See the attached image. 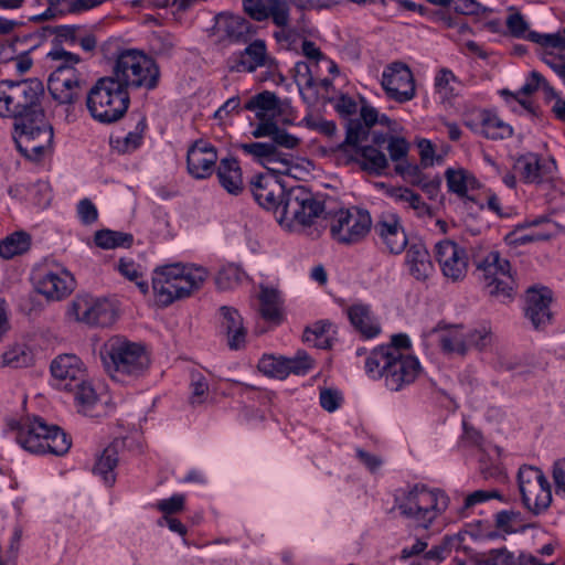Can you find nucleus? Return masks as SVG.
Wrapping results in <instances>:
<instances>
[{
  "label": "nucleus",
  "instance_id": "0eeeda50",
  "mask_svg": "<svg viewBox=\"0 0 565 565\" xmlns=\"http://www.w3.org/2000/svg\"><path fill=\"white\" fill-rule=\"evenodd\" d=\"M449 499L439 491L425 486H415L396 497L399 513L417 526L428 529L447 509Z\"/></svg>",
  "mask_w": 565,
  "mask_h": 565
},
{
  "label": "nucleus",
  "instance_id": "cd10ccee",
  "mask_svg": "<svg viewBox=\"0 0 565 565\" xmlns=\"http://www.w3.org/2000/svg\"><path fill=\"white\" fill-rule=\"evenodd\" d=\"M351 324L365 338H373L381 331L380 323L369 305L354 303L348 308Z\"/></svg>",
  "mask_w": 565,
  "mask_h": 565
},
{
  "label": "nucleus",
  "instance_id": "f257e3e1",
  "mask_svg": "<svg viewBox=\"0 0 565 565\" xmlns=\"http://www.w3.org/2000/svg\"><path fill=\"white\" fill-rule=\"evenodd\" d=\"M323 212V202L311 191L299 185L287 191L277 220L288 231L302 233L315 239L326 228Z\"/></svg>",
  "mask_w": 565,
  "mask_h": 565
},
{
  "label": "nucleus",
  "instance_id": "ea45409f",
  "mask_svg": "<svg viewBox=\"0 0 565 565\" xmlns=\"http://www.w3.org/2000/svg\"><path fill=\"white\" fill-rule=\"evenodd\" d=\"M447 185L450 192L456 193L460 198L466 199V204L473 202L471 198L467 195L468 189L475 185L476 180L467 174L465 170H452L446 171Z\"/></svg>",
  "mask_w": 565,
  "mask_h": 565
},
{
  "label": "nucleus",
  "instance_id": "4be33fe9",
  "mask_svg": "<svg viewBox=\"0 0 565 565\" xmlns=\"http://www.w3.org/2000/svg\"><path fill=\"white\" fill-rule=\"evenodd\" d=\"M74 278L67 270L45 271L35 280V289L49 300H61L74 289Z\"/></svg>",
  "mask_w": 565,
  "mask_h": 565
},
{
  "label": "nucleus",
  "instance_id": "a878e982",
  "mask_svg": "<svg viewBox=\"0 0 565 565\" xmlns=\"http://www.w3.org/2000/svg\"><path fill=\"white\" fill-rule=\"evenodd\" d=\"M405 264L409 274L418 281H426L434 271L430 255L422 243L409 245L406 252Z\"/></svg>",
  "mask_w": 565,
  "mask_h": 565
},
{
  "label": "nucleus",
  "instance_id": "338daca9",
  "mask_svg": "<svg viewBox=\"0 0 565 565\" xmlns=\"http://www.w3.org/2000/svg\"><path fill=\"white\" fill-rule=\"evenodd\" d=\"M412 182L419 185L430 200L437 198L441 184V180L439 178L426 180L422 174L412 180Z\"/></svg>",
  "mask_w": 565,
  "mask_h": 565
},
{
  "label": "nucleus",
  "instance_id": "393cba45",
  "mask_svg": "<svg viewBox=\"0 0 565 565\" xmlns=\"http://www.w3.org/2000/svg\"><path fill=\"white\" fill-rule=\"evenodd\" d=\"M216 25L222 36L232 43H248L256 32L255 26L239 15L221 14Z\"/></svg>",
  "mask_w": 565,
  "mask_h": 565
},
{
  "label": "nucleus",
  "instance_id": "6ab92c4d",
  "mask_svg": "<svg viewBox=\"0 0 565 565\" xmlns=\"http://www.w3.org/2000/svg\"><path fill=\"white\" fill-rule=\"evenodd\" d=\"M374 232L391 254H401L407 246V235L396 213L382 212L374 224Z\"/></svg>",
  "mask_w": 565,
  "mask_h": 565
},
{
  "label": "nucleus",
  "instance_id": "a211bd4d",
  "mask_svg": "<svg viewBox=\"0 0 565 565\" xmlns=\"http://www.w3.org/2000/svg\"><path fill=\"white\" fill-rule=\"evenodd\" d=\"M50 369L57 386L65 391H73L74 386L87 377L84 363L75 354H60L52 361Z\"/></svg>",
  "mask_w": 565,
  "mask_h": 565
},
{
  "label": "nucleus",
  "instance_id": "72a5a7b5",
  "mask_svg": "<svg viewBox=\"0 0 565 565\" xmlns=\"http://www.w3.org/2000/svg\"><path fill=\"white\" fill-rule=\"evenodd\" d=\"M279 106L277 96L268 90L253 96L245 105V108L255 111L259 122L273 121V117Z\"/></svg>",
  "mask_w": 565,
  "mask_h": 565
},
{
  "label": "nucleus",
  "instance_id": "1a4fd4ad",
  "mask_svg": "<svg viewBox=\"0 0 565 565\" xmlns=\"http://www.w3.org/2000/svg\"><path fill=\"white\" fill-rule=\"evenodd\" d=\"M129 103V93L108 76L98 78L86 96L90 116L102 124H113L122 118Z\"/></svg>",
  "mask_w": 565,
  "mask_h": 565
},
{
  "label": "nucleus",
  "instance_id": "423d86ee",
  "mask_svg": "<svg viewBox=\"0 0 565 565\" xmlns=\"http://www.w3.org/2000/svg\"><path fill=\"white\" fill-rule=\"evenodd\" d=\"M9 425L12 430H17V441L21 447L32 454L51 452L61 456L71 447V440L58 426H49L41 418L13 422Z\"/></svg>",
  "mask_w": 565,
  "mask_h": 565
},
{
  "label": "nucleus",
  "instance_id": "2eb2a0df",
  "mask_svg": "<svg viewBox=\"0 0 565 565\" xmlns=\"http://www.w3.org/2000/svg\"><path fill=\"white\" fill-rule=\"evenodd\" d=\"M237 148L250 156L266 170L274 174L290 175L294 168L292 157L276 148L275 143L249 142L238 143Z\"/></svg>",
  "mask_w": 565,
  "mask_h": 565
},
{
  "label": "nucleus",
  "instance_id": "a18cd8bd",
  "mask_svg": "<svg viewBox=\"0 0 565 565\" xmlns=\"http://www.w3.org/2000/svg\"><path fill=\"white\" fill-rule=\"evenodd\" d=\"M370 127L361 121V119H350L347 125V136L341 143L340 148L343 149L347 146L358 147L362 141H365L370 135Z\"/></svg>",
  "mask_w": 565,
  "mask_h": 565
},
{
  "label": "nucleus",
  "instance_id": "4468645a",
  "mask_svg": "<svg viewBox=\"0 0 565 565\" xmlns=\"http://www.w3.org/2000/svg\"><path fill=\"white\" fill-rule=\"evenodd\" d=\"M71 312L77 321L95 327H109L117 319V309L113 302L89 295L76 296Z\"/></svg>",
  "mask_w": 565,
  "mask_h": 565
},
{
  "label": "nucleus",
  "instance_id": "864d4df0",
  "mask_svg": "<svg viewBox=\"0 0 565 565\" xmlns=\"http://www.w3.org/2000/svg\"><path fill=\"white\" fill-rule=\"evenodd\" d=\"M286 361V367H287V374L290 373L294 374H305L307 373L313 364L312 359L303 351H299L297 355L292 359H285Z\"/></svg>",
  "mask_w": 565,
  "mask_h": 565
},
{
  "label": "nucleus",
  "instance_id": "3c124183",
  "mask_svg": "<svg viewBox=\"0 0 565 565\" xmlns=\"http://www.w3.org/2000/svg\"><path fill=\"white\" fill-rule=\"evenodd\" d=\"M456 82V77L451 71L443 68L438 72L435 77V86L437 93L443 99H447L454 95L452 83Z\"/></svg>",
  "mask_w": 565,
  "mask_h": 565
},
{
  "label": "nucleus",
  "instance_id": "a19ab883",
  "mask_svg": "<svg viewBox=\"0 0 565 565\" xmlns=\"http://www.w3.org/2000/svg\"><path fill=\"white\" fill-rule=\"evenodd\" d=\"M134 236L129 233L116 232L111 230H100L95 233V243L104 249H113L118 247H130Z\"/></svg>",
  "mask_w": 565,
  "mask_h": 565
},
{
  "label": "nucleus",
  "instance_id": "2f4dec72",
  "mask_svg": "<svg viewBox=\"0 0 565 565\" xmlns=\"http://www.w3.org/2000/svg\"><path fill=\"white\" fill-rule=\"evenodd\" d=\"M84 83V79H49V92L60 104L72 105L78 100Z\"/></svg>",
  "mask_w": 565,
  "mask_h": 565
},
{
  "label": "nucleus",
  "instance_id": "7ed1b4c3",
  "mask_svg": "<svg viewBox=\"0 0 565 565\" xmlns=\"http://www.w3.org/2000/svg\"><path fill=\"white\" fill-rule=\"evenodd\" d=\"M43 84L36 78L0 81V117L21 121L42 111Z\"/></svg>",
  "mask_w": 565,
  "mask_h": 565
},
{
  "label": "nucleus",
  "instance_id": "0e129e2a",
  "mask_svg": "<svg viewBox=\"0 0 565 565\" xmlns=\"http://www.w3.org/2000/svg\"><path fill=\"white\" fill-rule=\"evenodd\" d=\"M77 213L84 224H92L97 220L98 213L96 206L88 199H83L77 205Z\"/></svg>",
  "mask_w": 565,
  "mask_h": 565
},
{
  "label": "nucleus",
  "instance_id": "f704fd0d",
  "mask_svg": "<svg viewBox=\"0 0 565 565\" xmlns=\"http://www.w3.org/2000/svg\"><path fill=\"white\" fill-rule=\"evenodd\" d=\"M513 169L527 183L540 182L543 177V167L540 158L535 153H525L520 156L513 166Z\"/></svg>",
  "mask_w": 565,
  "mask_h": 565
},
{
  "label": "nucleus",
  "instance_id": "9b49d317",
  "mask_svg": "<svg viewBox=\"0 0 565 565\" xmlns=\"http://www.w3.org/2000/svg\"><path fill=\"white\" fill-rule=\"evenodd\" d=\"M476 268L490 297L502 302L512 299L515 281L508 259L501 258L498 252H490L482 259L476 260Z\"/></svg>",
  "mask_w": 565,
  "mask_h": 565
},
{
  "label": "nucleus",
  "instance_id": "dca6fc26",
  "mask_svg": "<svg viewBox=\"0 0 565 565\" xmlns=\"http://www.w3.org/2000/svg\"><path fill=\"white\" fill-rule=\"evenodd\" d=\"M435 257L443 275L450 281L462 280L468 271V256L463 247L450 239L436 244Z\"/></svg>",
  "mask_w": 565,
  "mask_h": 565
},
{
  "label": "nucleus",
  "instance_id": "5701e85b",
  "mask_svg": "<svg viewBox=\"0 0 565 565\" xmlns=\"http://www.w3.org/2000/svg\"><path fill=\"white\" fill-rule=\"evenodd\" d=\"M270 63L271 58L267 53L265 41L257 39L252 42L249 41L244 51L233 60V63L230 65V70L238 73H253L258 67L269 66Z\"/></svg>",
  "mask_w": 565,
  "mask_h": 565
},
{
  "label": "nucleus",
  "instance_id": "c756f323",
  "mask_svg": "<svg viewBox=\"0 0 565 565\" xmlns=\"http://www.w3.org/2000/svg\"><path fill=\"white\" fill-rule=\"evenodd\" d=\"M121 448V440L117 439L110 443L98 456L93 468V472L100 476L107 486H113L116 481V475L114 470L118 465V455Z\"/></svg>",
  "mask_w": 565,
  "mask_h": 565
},
{
  "label": "nucleus",
  "instance_id": "09e8293b",
  "mask_svg": "<svg viewBox=\"0 0 565 565\" xmlns=\"http://www.w3.org/2000/svg\"><path fill=\"white\" fill-rule=\"evenodd\" d=\"M147 129V120L145 116H140L136 127L122 139L121 151H131L138 148L141 143V139L145 130Z\"/></svg>",
  "mask_w": 565,
  "mask_h": 565
},
{
  "label": "nucleus",
  "instance_id": "6e6552de",
  "mask_svg": "<svg viewBox=\"0 0 565 565\" xmlns=\"http://www.w3.org/2000/svg\"><path fill=\"white\" fill-rule=\"evenodd\" d=\"M106 371L113 376H141L150 365L145 348L120 337L110 338L100 349Z\"/></svg>",
  "mask_w": 565,
  "mask_h": 565
},
{
  "label": "nucleus",
  "instance_id": "9d476101",
  "mask_svg": "<svg viewBox=\"0 0 565 565\" xmlns=\"http://www.w3.org/2000/svg\"><path fill=\"white\" fill-rule=\"evenodd\" d=\"M13 140L18 150L28 160L38 162L53 148V128L45 119L44 111L14 122Z\"/></svg>",
  "mask_w": 565,
  "mask_h": 565
},
{
  "label": "nucleus",
  "instance_id": "6e6d98bb",
  "mask_svg": "<svg viewBox=\"0 0 565 565\" xmlns=\"http://www.w3.org/2000/svg\"><path fill=\"white\" fill-rule=\"evenodd\" d=\"M477 565H514L513 554L504 547L492 550L488 557L479 561Z\"/></svg>",
  "mask_w": 565,
  "mask_h": 565
},
{
  "label": "nucleus",
  "instance_id": "473e14b6",
  "mask_svg": "<svg viewBox=\"0 0 565 565\" xmlns=\"http://www.w3.org/2000/svg\"><path fill=\"white\" fill-rule=\"evenodd\" d=\"M388 194L396 202L405 203L406 207L413 210L419 218H431L434 216L431 207L422 200L418 193L408 188H392Z\"/></svg>",
  "mask_w": 565,
  "mask_h": 565
},
{
  "label": "nucleus",
  "instance_id": "c9c22d12",
  "mask_svg": "<svg viewBox=\"0 0 565 565\" xmlns=\"http://www.w3.org/2000/svg\"><path fill=\"white\" fill-rule=\"evenodd\" d=\"M260 315L265 320L275 323L281 320L280 297L277 290L271 288H262L259 295Z\"/></svg>",
  "mask_w": 565,
  "mask_h": 565
},
{
  "label": "nucleus",
  "instance_id": "f3484780",
  "mask_svg": "<svg viewBox=\"0 0 565 565\" xmlns=\"http://www.w3.org/2000/svg\"><path fill=\"white\" fill-rule=\"evenodd\" d=\"M382 86L390 98L399 103L411 100L415 95L413 74L403 63H393L385 68Z\"/></svg>",
  "mask_w": 565,
  "mask_h": 565
},
{
  "label": "nucleus",
  "instance_id": "e433bc0d",
  "mask_svg": "<svg viewBox=\"0 0 565 565\" xmlns=\"http://www.w3.org/2000/svg\"><path fill=\"white\" fill-rule=\"evenodd\" d=\"M31 236L25 232H15L0 243V256L10 259L29 250Z\"/></svg>",
  "mask_w": 565,
  "mask_h": 565
},
{
  "label": "nucleus",
  "instance_id": "052dcab7",
  "mask_svg": "<svg viewBox=\"0 0 565 565\" xmlns=\"http://www.w3.org/2000/svg\"><path fill=\"white\" fill-rule=\"evenodd\" d=\"M2 360L4 365L22 367L28 365L30 356L21 348H14L3 353Z\"/></svg>",
  "mask_w": 565,
  "mask_h": 565
},
{
  "label": "nucleus",
  "instance_id": "ddd939ff",
  "mask_svg": "<svg viewBox=\"0 0 565 565\" xmlns=\"http://www.w3.org/2000/svg\"><path fill=\"white\" fill-rule=\"evenodd\" d=\"M518 480L523 504L529 511L540 514L550 507L551 486L541 469L524 466L519 470Z\"/></svg>",
  "mask_w": 565,
  "mask_h": 565
},
{
  "label": "nucleus",
  "instance_id": "de8ad7c7",
  "mask_svg": "<svg viewBox=\"0 0 565 565\" xmlns=\"http://www.w3.org/2000/svg\"><path fill=\"white\" fill-rule=\"evenodd\" d=\"M331 324L326 321H318L303 332V339L307 342H313L315 347L326 349L329 347V340L324 337Z\"/></svg>",
  "mask_w": 565,
  "mask_h": 565
},
{
  "label": "nucleus",
  "instance_id": "603ef678",
  "mask_svg": "<svg viewBox=\"0 0 565 565\" xmlns=\"http://www.w3.org/2000/svg\"><path fill=\"white\" fill-rule=\"evenodd\" d=\"M192 393L190 396L191 405H200L205 401L209 392V384L201 373H193L191 380Z\"/></svg>",
  "mask_w": 565,
  "mask_h": 565
},
{
  "label": "nucleus",
  "instance_id": "774afa93",
  "mask_svg": "<svg viewBox=\"0 0 565 565\" xmlns=\"http://www.w3.org/2000/svg\"><path fill=\"white\" fill-rule=\"evenodd\" d=\"M411 348V341L408 337L404 333L394 334L391 339V343L387 345H382L379 349H393L387 350L390 353L394 355H406L402 352V350H407Z\"/></svg>",
  "mask_w": 565,
  "mask_h": 565
},
{
  "label": "nucleus",
  "instance_id": "13d9d810",
  "mask_svg": "<svg viewBox=\"0 0 565 565\" xmlns=\"http://www.w3.org/2000/svg\"><path fill=\"white\" fill-rule=\"evenodd\" d=\"M156 508L164 513V516L180 512L184 509V495L174 494L169 499L160 500L157 502Z\"/></svg>",
  "mask_w": 565,
  "mask_h": 565
},
{
  "label": "nucleus",
  "instance_id": "b1692460",
  "mask_svg": "<svg viewBox=\"0 0 565 565\" xmlns=\"http://www.w3.org/2000/svg\"><path fill=\"white\" fill-rule=\"evenodd\" d=\"M551 291L547 288H530L526 295L525 316L535 329L544 328L551 322Z\"/></svg>",
  "mask_w": 565,
  "mask_h": 565
},
{
  "label": "nucleus",
  "instance_id": "bb28decb",
  "mask_svg": "<svg viewBox=\"0 0 565 565\" xmlns=\"http://www.w3.org/2000/svg\"><path fill=\"white\" fill-rule=\"evenodd\" d=\"M254 138L269 137L271 141L268 143H275L276 148L279 149H295L299 146L300 139L289 134L285 128L277 125L275 120L258 122L255 129L252 131Z\"/></svg>",
  "mask_w": 565,
  "mask_h": 565
},
{
  "label": "nucleus",
  "instance_id": "4d7b16f0",
  "mask_svg": "<svg viewBox=\"0 0 565 565\" xmlns=\"http://www.w3.org/2000/svg\"><path fill=\"white\" fill-rule=\"evenodd\" d=\"M268 0H243L245 13L255 21H266V12Z\"/></svg>",
  "mask_w": 565,
  "mask_h": 565
},
{
  "label": "nucleus",
  "instance_id": "bf43d9fd",
  "mask_svg": "<svg viewBox=\"0 0 565 565\" xmlns=\"http://www.w3.org/2000/svg\"><path fill=\"white\" fill-rule=\"evenodd\" d=\"M408 149L409 145L404 138L394 136L390 137L387 150L393 161H399L405 158Z\"/></svg>",
  "mask_w": 565,
  "mask_h": 565
},
{
  "label": "nucleus",
  "instance_id": "680f3d73",
  "mask_svg": "<svg viewBox=\"0 0 565 565\" xmlns=\"http://www.w3.org/2000/svg\"><path fill=\"white\" fill-rule=\"evenodd\" d=\"M341 395L332 388H323L320 391V405L327 412H334L341 403Z\"/></svg>",
  "mask_w": 565,
  "mask_h": 565
},
{
  "label": "nucleus",
  "instance_id": "58836bf2",
  "mask_svg": "<svg viewBox=\"0 0 565 565\" xmlns=\"http://www.w3.org/2000/svg\"><path fill=\"white\" fill-rule=\"evenodd\" d=\"M482 134L489 139H505L512 136L513 130L497 115L484 111L481 118Z\"/></svg>",
  "mask_w": 565,
  "mask_h": 565
},
{
  "label": "nucleus",
  "instance_id": "79ce46f5",
  "mask_svg": "<svg viewBox=\"0 0 565 565\" xmlns=\"http://www.w3.org/2000/svg\"><path fill=\"white\" fill-rule=\"evenodd\" d=\"M440 345L445 352L465 354L468 349L467 333L460 327H455L440 337Z\"/></svg>",
  "mask_w": 565,
  "mask_h": 565
},
{
  "label": "nucleus",
  "instance_id": "37998d69",
  "mask_svg": "<svg viewBox=\"0 0 565 565\" xmlns=\"http://www.w3.org/2000/svg\"><path fill=\"white\" fill-rule=\"evenodd\" d=\"M245 277V273L242 270V268L234 264H228L226 266H223L216 277H215V284L218 289L221 290H228L237 287L241 285Z\"/></svg>",
  "mask_w": 565,
  "mask_h": 565
},
{
  "label": "nucleus",
  "instance_id": "49530a36",
  "mask_svg": "<svg viewBox=\"0 0 565 565\" xmlns=\"http://www.w3.org/2000/svg\"><path fill=\"white\" fill-rule=\"evenodd\" d=\"M285 358L271 355L263 356L258 362V370L270 377L284 380L288 376Z\"/></svg>",
  "mask_w": 565,
  "mask_h": 565
},
{
  "label": "nucleus",
  "instance_id": "e2e57ef3",
  "mask_svg": "<svg viewBox=\"0 0 565 565\" xmlns=\"http://www.w3.org/2000/svg\"><path fill=\"white\" fill-rule=\"evenodd\" d=\"M468 348L475 347L477 349H484L491 342L490 332L486 329L473 330L467 333Z\"/></svg>",
  "mask_w": 565,
  "mask_h": 565
},
{
  "label": "nucleus",
  "instance_id": "69168bd1",
  "mask_svg": "<svg viewBox=\"0 0 565 565\" xmlns=\"http://www.w3.org/2000/svg\"><path fill=\"white\" fill-rule=\"evenodd\" d=\"M519 516L520 513L514 511H501L495 514V526L507 533H513L515 532L513 523Z\"/></svg>",
  "mask_w": 565,
  "mask_h": 565
},
{
  "label": "nucleus",
  "instance_id": "412c9836",
  "mask_svg": "<svg viewBox=\"0 0 565 565\" xmlns=\"http://www.w3.org/2000/svg\"><path fill=\"white\" fill-rule=\"evenodd\" d=\"M217 161L216 149L203 140L195 141L188 150L186 163L191 175L196 179L210 177Z\"/></svg>",
  "mask_w": 565,
  "mask_h": 565
},
{
  "label": "nucleus",
  "instance_id": "39448f33",
  "mask_svg": "<svg viewBox=\"0 0 565 565\" xmlns=\"http://www.w3.org/2000/svg\"><path fill=\"white\" fill-rule=\"evenodd\" d=\"M110 79L120 84L122 89L145 88L147 90L157 87L160 71L153 58L143 52L129 49L121 51L115 61Z\"/></svg>",
  "mask_w": 565,
  "mask_h": 565
},
{
  "label": "nucleus",
  "instance_id": "aec40b11",
  "mask_svg": "<svg viewBox=\"0 0 565 565\" xmlns=\"http://www.w3.org/2000/svg\"><path fill=\"white\" fill-rule=\"evenodd\" d=\"M250 191L255 201L266 210H275L278 215L284 205L287 191L271 175L259 174L250 181Z\"/></svg>",
  "mask_w": 565,
  "mask_h": 565
},
{
  "label": "nucleus",
  "instance_id": "5fc2aeb1",
  "mask_svg": "<svg viewBox=\"0 0 565 565\" xmlns=\"http://www.w3.org/2000/svg\"><path fill=\"white\" fill-rule=\"evenodd\" d=\"M72 392H74L76 402L84 407H89L97 401V394L90 383L87 382V377L82 384L74 386Z\"/></svg>",
  "mask_w": 565,
  "mask_h": 565
},
{
  "label": "nucleus",
  "instance_id": "f03ea898",
  "mask_svg": "<svg viewBox=\"0 0 565 565\" xmlns=\"http://www.w3.org/2000/svg\"><path fill=\"white\" fill-rule=\"evenodd\" d=\"M209 276L206 268L193 264H170L158 267L152 276L157 302L168 307L201 289Z\"/></svg>",
  "mask_w": 565,
  "mask_h": 565
},
{
  "label": "nucleus",
  "instance_id": "c03bdc74",
  "mask_svg": "<svg viewBox=\"0 0 565 565\" xmlns=\"http://www.w3.org/2000/svg\"><path fill=\"white\" fill-rule=\"evenodd\" d=\"M265 12L266 20L270 19L278 28L285 29L290 23V6L287 0H268Z\"/></svg>",
  "mask_w": 565,
  "mask_h": 565
},
{
  "label": "nucleus",
  "instance_id": "c85d7f7f",
  "mask_svg": "<svg viewBox=\"0 0 565 565\" xmlns=\"http://www.w3.org/2000/svg\"><path fill=\"white\" fill-rule=\"evenodd\" d=\"M222 326L227 334V344L232 350L242 349L246 342V328L238 311L231 307H222Z\"/></svg>",
  "mask_w": 565,
  "mask_h": 565
},
{
  "label": "nucleus",
  "instance_id": "8fccbe9b",
  "mask_svg": "<svg viewBox=\"0 0 565 565\" xmlns=\"http://www.w3.org/2000/svg\"><path fill=\"white\" fill-rule=\"evenodd\" d=\"M47 56L56 63L55 66H62L65 68L74 67L79 65L82 62V58L77 54L71 53L61 46H56L51 50Z\"/></svg>",
  "mask_w": 565,
  "mask_h": 565
},
{
  "label": "nucleus",
  "instance_id": "20e7f679",
  "mask_svg": "<svg viewBox=\"0 0 565 565\" xmlns=\"http://www.w3.org/2000/svg\"><path fill=\"white\" fill-rule=\"evenodd\" d=\"M388 349H375L365 361L366 373L373 377H383L391 391H399L415 382L422 366L413 355H394Z\"/></svg>",
  "mask_w": 565,
  "mask_h": 565
},
{
  "label": "nucleus",
  "instance_id": "4c0bfd02",
  "mask_svg": "<svg viewBox=\"0 0 565 565\" xmlns=\"http://www.w3.org/2000/svg\"><path fill=\"white\" fill-rule=\"evenodd\" d=\"M356 152H359L362 158V170L369 173L381 174L388 166L386 156L372 146L356 148Z\"/></svg>",
  "mask_w": 565,
  "mask_h": 565
},
{
  "label": "nucleus",
  "instance_id": "f8f14e48",
  "mask_svg": "<svg viewBox=\"0 0 565 565\" xmlns=\"http://www.w3.org/2000/svg\"><path fill=\"white\" fill-rule=\"evenodd\" d=\"M372 218L367 211L348 209L337 212L330 222L331 237L341 245L361 243L370 233Z\"/></svg>",
  "mask_w": 565,
  "mask_h": 565
},
{
  "label": "nucleus",
  "instance_id": "7c9ffc66",
  "mask_svg": "<svg viewBox=\"0 0 565 565\" xmlns=\"http://www.w3.org/2000/svg\"><path fill=\"white\" fill-rule=\"evenodd\" d=\"M221 185L231 194L237 195L243 190L242 170L236 159L224 158L217 167Z\"/></svg>",
  "mask_w": 565,
  "mask_h": 565
}]
</instances>
